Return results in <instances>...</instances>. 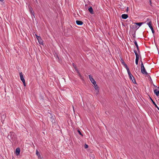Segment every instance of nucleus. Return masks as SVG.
Here are the masks:
<instances>
[{
	"instance_id": "nucleus-1",
	"label": "nucleus",
	"mask_w": 159,
	"mask_h": 159,
	"mask_svg": "<svg viewBox=\"0 0 159 159\" xmlns=\"http://www.w3.org/2000/svg\"><path fill=\"white\" fill-rule=\"evenodd\" d=\"M141 71L142 74L147 75L148 73L146 71L144 67V66L143 64V62L141 61Z\"/></svg>"
},
{
	"instance_id": "nucleus-2",
	"label": "nucleus",
	"mask_w": 159,
	"mask_h": 159,
	"mask_svg": "<svg viewBox=\"0 0 159 159\" xmlns=\"http://www.w3.org/2000/svg\"><path fill=\"white\" fill-rule=\"evenodd\" d=\"M145 23H146L149 26L151 29H153L152 26V22L149 18H148L147 20L144 22Z\"/></svg>"
},
{
	"instance_id": "nucleus-3",
	"label": "nucleus",
	"mask_w": 159,
	"mask_h": 159,
	"mask_svg": "<svg viewBox=\"0 0 159 159\" xmlns=\"http://www.w3.org/2000/svg\"><path fill=\"white\" fill-rule=\"evenodd\" d=\"M129 76L130 80H132L133 83H135V80L134 79V78L130 73L129 70L127 71Z\"/></svg>"
},
{
	"instance_id": "nucleus-4",
	"label": "nucleus",
	"mask_w": 159,
	"mask_h": 159,
	"mask_svg": "<svg viewBox=\"0 0 159 159\" xmlns=\"http://www.w3.org/2000/svg\"><path fill=\"white\" fill-rule=\"evenodd\" d=\"M15 135L13 132H10V134L8 136V138L10 140L13 139L15 138Z\"/></svg>"
},
{
	"instance_id": "nucleus-5",
	"label": "nucleus",
	"mask_w": 159,
	"mask_h": 159,
	"mask_svg": "<svg viewBox=\"0 0 159 159\" xmlns=\"http://www.w3.org/2000/svg\"><path fill=\"white\" fill-rule=\"evenodd\" d=\"M20 79L23 82L24 85L25 86H26V84L25 83V80L24 78V77L23 76V75L22 74V73H20Z\"/></svg>"
},
{
	"instance_id": "nucleus-6",
	"label": "nucleus",
	"mask_w": 159,
	"mask_h": 159,
	"mask_svg": "<svg viewBox=\"0 0 159 159\" xmlns=\"http://www.w3.org/2000/svg\"><path fill=\"white\" fill-rule=\"evenodd\" d=\"M50 120L51 121L52 123H55V116L52 115L51 114H50Z\"/></svg>"
},
{
	"instance_id": "nucleus-7",
	"label": "nucleus",
	"mask_w": 159,
	"mask_h": 159,
	"mask_svg": "<svg viewBox=\"0 0 159 159\" xmlns=\"http://www.w3.org/2000/svg\"><path fill=\"white\" fill-rule=\"evenodd\" d=\"M89 79L91 81V82L93 84H95V83L96 82V81H95V80H94V79L92 78V77L90 75H89Z\"/></svg>"
},
{
	"instance_id": "nucleus-8",
	"label": "nucleus",
	"mask_w": 159,
	"mask_h": 159,
	"mask_svg": "<svg viewBox=\"0 0 159 159\" xmlns=\"http://www.w3.org/2000/svg\"><path fill=\"white\" fill-rule=\"evenodd\" d=\"M20 148H17L16 149V151H15V154H16V155L17 156H18V155H19L20 154Z\"/></svg>"
},
{
	"instance_id": "nucleus-9",
	"label": "nucleus",
	"mask_w": 159,
	"mask_h": 159,
	"mask_svg": "<svg viewBox=\"0 0 159 159\" xmlns=\"http://www.w3.org/2000/svg\"><path fill=\"white\" fill-rule=\"evenodd\" d=\"M76 23L77 24L79 25H82L83 24V23L82 21L78 20H76Z\"/></svg>"
},
{
	"instance_id": "nucleus-10",
	"label": "nucleus",
	"mask_w": 159,
	"mask_h": 159,
	"mask_svg": "<svg viewBox=\"0 0 159 159\" xmlns=\"http://www.w3.org/2000/svg\"><path fill=\"white\" fill-rule=\"evenodd\" d=\"M154 93L156 94V95L158 96L159 94V91L157 89H155L154 90Z\"/></svg>"
},
{
	"instance_id": "nucleus-11",
	"label": "nucleus",
	"mask_w": 159,
	"mask_h": 159,
	"mask_svg": "<svg viewBox=\"0 0 159 159\" xmlns=\"http://www.w3.org/2000/svg\"><path fill=\"white\" fill-rule=\"evenodd\" d=\"M150 99L152 101V103L153 104L155 105V107L157 108V109L159 110V108L158 107V106H157L155 102L153 101V100L150 97Z\"/></svg>"
},
{
	"instance_id": "nucleus-12",
	"label": "nucleus",
	"mask_w": 159,
	"mask_h": 159,
	"mask_svg": "<svg viewBox=\"0 0 159 159\" xmlns=\"http://www.w3.org/2000/svg\"><path fill=\"white\" fill-rule=\"evenodd\" d=\"M90 13L91 14H93V9L92 7H90L88 9Z\"/></svg>"
},
{
	"instance_id": "nucleus-13",
	"label": "nucleus",
	"mask_w": 159,
	"mask_h": 159,
	"mask_svg": "<svg viewBox=\"0 0 159 159\" xmlns=\"http://www.w3.org/2000/svg\"><path fill=\"white\" fill-rule=\"evenodd\" d=\"M122 63L123 65L125 67V68L127 70V71H128L129 70V68L127 66L125 62H123Z\"/></svg>"
},
{
	"instance_id": "nucleus-14",
	"label": "nucleus",
	"mask_w": 159,
	"mask_h": 159,
	"mask_svg": "<svg viewBox=\"0 0 159 159\" xmlns=\"http://www.w3.org/2000/svg\"><path fill=\"white\" fill-rule=\"evenodd\" d=\"M121 17L123 19H126L127 18L128 16L126 14H123L122 15Z\"/></svg>"
},
{
	"instance_id": "nucleus-15",
	"label": "nucleus",
	"mask_w": 159,
	"mask_h": 159,
	"mask_svg": "<svg viewBox=\"0 0 159 159\" xmlns=\"http://www.w3.org/2000/svg\"><path fill=\"white\" fill-rule=\"evenodd\" d=\"M134 52L135 55H136V58H139V55L137 52L136 50L134 51Z\"/></svg>"
},
{
	"instance_id": "nucleus-16",
	"label": "nucleus",
	"mask_w": 159,
	"mask_h": 159,
	"mask_svg": "<svg viewBox=\"0 0 159 159\" xmlns=\"http://www.w3.org/2000/svg\"><path fill=\"white\" fill-rule=\"evenodd\" d=\"M134 52L135 55H136V58H139V55L137 52L136 50L134 51Z\"/></svg>"
},
{
	"instance_id": "nucleus-17",
	"label": "nucleus",
	"mask_w": 159,
	"mask_h": 159,
	"mask_svg": "<svg viewBox=\"0 0 159 159\" xmlns=\"http://www.w3.org/2000/svg\"><path fill=\"white\" fill-rule=\"evenodd\" d=\"M94 85V87L95 89L96 90H97L98 89V87L97 86V85L96 84V82L95 84H93Z\"/></svg>"
},
{
	"instance_id": "nucleus-18",
	"label": "nucleus",
	"mask_w": 159,
	"mask_h": 159,
	"mask_svg": "<svg viewBox=\"0 0 159 159\" xmlns=\"http://www.w3.org/2000/svg\"><path fill=\"white\" fill-rule=\"evenodd\" d=\"M134 43L137 48L138 51H139V48L138 45L137 44V42L135 41L134 42Z\"/></svg>"
},
{
	"instance_id": "nucleus-19",
	"label": "nucleus",
	"mask_w": 159,
	"mask_h": 159,
	"mask_svg": "<svg viewBox=\"0 0 159 159\" xmlns=\"http://www.w3.org/2000/svg\"><path fill=\"white\" fill-rule=\"evenodd\" d=\"M145 23L144 22H140V23H136L135 24L136 25H138L139 26H140L142 24Z\"/></svg>"
},
{
	"instance_id": "nucleus-20",
	"label": "nucleus",
	"mask_w": 159,
	"mask_h": 159,
	"mask_svg": "<svg viewBox=\"0 0 159 159\" xmlns=\"http://www.w3.org/2000/svg\"><path fill=\"white\" fill-rule=\"evenodd\" d=\"M139 58H136L135 63L136 65L138 64Z\"/></svg>"
},
{
	"instance_id": "nucleus-21",
	"label": "nucleus",
	"mask_w": 159,
	"mask_h": 159,
	"mask_svg": "<svg viewBox=\"0 0 159 159\" xmlns=\"http://www.w3.org/2000/svg\"><path fill=\"white\" fill-rule=\"evenodd\" d=\"M29 9H30V12L31 13H32V11H33L32 9L30 6V7L29 6Z\"/></svg>"
},
{
	"instance_id": "nucleus-22",
	"label": "nucleus",
	"mask_w": 159,
	"mask_h": 159,
	"mask_svg": "<svg viewBox=\"0 0 159 159\" xmlns=\"http://www.w3.org/2000/svg\"><path fill=\"white\" fill-rule=\"evenodd\" d=\"M36 154L38 156V157H39V152L38 151V150H36Z\"/></svg>"
},
{
	"instance_id": "nucleus-23",
	"label": "nucleus",
	"mask_w": 159,
	"mask_h": 159,
	"mask_svg": "<svg viewBox=\"0 0 159 159\" xmlns=\"http://www.w3.org/2000/svg\"><path fill=\"white\" fill-rule=\"evenodd\" d=\"M35 35L37 38V39L38 40V42L39 43H40V41H39V36H38L36 34H35Z\"/></svg>"
},
{
	"instance_id": "nucleus-24",
	"label": "nucleus",
	"mask_w": 159,
	"mask_h": 159,
	"mask_svg": "<svg viewBox=\"0 0 159 159\" xmlns=\"http://www.w3.org/2000/svg\"><path fill=\"white\" fill-rule=\"evenodd\" d=\"M84 147L85 148H87L88 147V145L85 144L84 146Z\"/></svg>"
},
{
	"instance_id": "nucleus-25",
	"label": "nucleus",
	"mask_w": 159,
	"mask_h": 159,
	"mask_svg": "<svg viewBox=\"0 0 159 159\" xmlns=\"http://www.w3.org/2000/svg\"><path fill=\"white\" fill-rule=\"evenodd\" d=\"M78 132L79 133V134L81 135V136H83V135L82 134V133H81V132H80V130H78Z\"/></svg>"
},
{
	"instance_id": "nucleus-26",
	"label": "nucleus",
	"mask_w": 159,
	"mask_h": 159,
	"mask_svg": "<svg viewBox=\"0 0 159 159\" xmlns=\"http://www.w3.org/2000/svg\"><path fill=\"white\" fill-rule=\"evenodd\" d=\"M151 30L152 31V33L154 34V30L153 29H153H151Z\"/></svg>"
},
{
	"instance_id": "nucleus-27",
	"label": "nucleus",
	"mask_w": 159,
	"mask_h": 159,
	"mask_svg": "<svg viewBox=\"0 0 159 159\" xmlns=\"http://www.w3.org/2000/svg\"><path fill=\"white\" fill-rule=\"evenodd\" d=\"M91 157L93 158V159L94 158V156L93 155H92Z\"/></svg>"
},
{
	"instance_id": "nucleus-28",
	"label": "nucleus",
	"mask_w": 159,
	"mask_h": 159,
	"mask_svg": "<svg viewBox=\"0 0 159 159\" xmlns=\"http://www.w3.org/2000/svg\"><path fill=\"white\" fill-rule=\"evenodd\" d=\"M40 44H42V45L43 44V42H42L41 41H40Z\"/></svg>"
},
{
	"instance_id": "nucleus-29",
	"label": "nucleus",
	"mask_w": 159,
	"mask_h": 159,
	"mask_svg": "<svg viewBox=\"0 0 159 159\" xmlns=\"http://www.w3.org/2000/svg\"><path fill=\"white\" fill-rule=\"evenodd\" d=\"M150 2L151 4V0H150Z\"/></svg>"
},
{
	"instance_id": "nucleus-30",
	"label": "nucleus",
	"mask_w": 159,
	"mask_h": 159,
	"mask_svg": "<svg viewBox=\"0 0 159 159\" xmlns=\"http://www.w3.org/2000/svg\"><path fill=\"white\" fill-rule=\"evenodd\" d=\"M98 91H97L96 92V93L98 94Z\"/></svg>"
},
{
	"instance_id": "nucleus-31",
	"label": "nucleus",
	"mask_w": 159,
	"mask_h": 159,
	"mask_svg": "<svg viewBox=\"0 0 159 159\" xmlns=\"http://www.w3.org/2000/svg\"><path fill=\"white\" fill-rule=\"evenodd\" d=\"M0 1L1 2H3V0H0Z\"/></svg>"
}]
</instances>
